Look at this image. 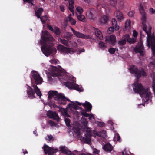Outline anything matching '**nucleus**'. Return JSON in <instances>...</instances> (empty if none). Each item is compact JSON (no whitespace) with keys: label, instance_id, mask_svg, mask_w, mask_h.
<instances>
[{"label":"nucleus","instance_id":"obj_1","mask_svg":"<svg viewBox=\"0 0 155 155\" xmlns=\"http://www.w3.org/2000/svg\"><path fill=\"white\" fill-rule=\"evenodd\" d=\"M34 73L32 75L33 78L31 79L32 83V87L33 89L30 86L28 85L27 93L28 94V97L30 99H32L35 98V93L39 97L42 95L40 89L38 88L37 85H40L43 82V79L41 77L38 73L35 71H34Z\"/></svg>","mask_w":155,"mask_h":155},{"label":"nucleus","instance_id":"obj_2","mask_svg":"<svg viewBox=\"0 0 155 155\" xmlns=\"http://www.w3.org/2000/svg\"><path fill=\"white\" fill-rule=\"evenodd\" d=\"M41 38L40 42L42 45L41 49L45 55L48 57L51 54H56L57 51L55 49L48 47V44L50 43V42L52 41L53 39V37L48 32L45 31Z\"/></svg>","mask_w":155,"mask_h":155},{"label":"nucleus","instance_id":"obj_3","mask_svg":"<svg viewBox=\"0 0 155 155\" xmlns=\"http://www.w3.org/2000/svg\"><path fill=\"white\" fill-rule=\"evenodd\" d=\"M133 90L135 93H138L141 96L144 97L146 102L150 99L151 93L149 91V88H145L140 83L135 82L133 84Z\"/></svg>","mask_w":155,"mask_h":155},{"label":"nucleus","instance_id":"obj_4","mask_svg":"<svg viewBox=\"0 0 155 155\" xmlns=\"http://www.w3.org/2000/svg\"><path fill=\"white\" fill-rule=\"evenodd\" d=\"M152 27L150 26L148 28V30L147 33V45L149 47L151 46V49L153 56H155V36L153 34L151 35V30ZM150 64L155 66V62H151Z\"/></svg>","mask_w":155,"mask_h":155},{"label":"nucleus","instance_id":"obj_5","mask_svg":"<svg viewBox=\"0 0 155 155\" xmlns=\"http://www.w3.org/2000/svg\"><path fill=\"white\" fill-rule=\"evenodd\" d=\"M130 69L131 73L135 74L137 79L141 78L142 76H147V73L143 68L140 70L138 69V68L136 66L133 65L130 67Z\"/></svg>","mask_w":155,"mask_h":155},{"label":"nucleus","instance_id":"obj_6","mask_svg":"<svg viewBox=\"0 0 155 155\" xmlns=\"http://www.w3.org/2000/svg\"><path fill=\"white\" fill-rule=\"evenodd\" d=\"M139 9L140 13L142 16L141 20L142 21V24L143 26V29L145 33L147 34V27L146 26V13L145 12L144 8L141 3L139 6Z\"/></svg>","mask_w":155,"mask_h":155},{"label":"nucleus","instance_id":"obj_7","mask_svg":"<svg viewBox=\"0 0 155 155\" xmlns=\"http://www.w3.org/2000/svg\"><path fill=\"white\" fill-rule=\"evenodd\" d=\"M48 99L49 100L51 99L54 97V99L57 100L59 98H62L63 99H65V96L62 94H59L56 91H50L48 93Z\"/></svg>","mask_w":155,"mask_h":155},{"label":"nucleus","instance_id":"obj_8","mask_svg":"<svg viewBox=\"0 0 155 155\" xmlns=\"http://www.w3.org/2000/svg\"><path fill=\"white\" fill-rule=\"evenodd\" d=\"M42 149L44 150L45 154L48 155H53L58 151L57 148H54L46 144H44Z\"/></svg>","mask_w":155,"mask_h":155},{"label":"nucleus","instance_id":"obj_9","mask_svg":"<svg viewBox=\"0 0 155 155\" xmlns=\"http://www.w3.org/2000/svg\"><path fill=\"white\" fill-rule=\"evenodd\" d=\"M57 48L60 52L66 54H71L76 51V49L74 48H67L61 44L59 45L58 46Z\"/></svg>","mask_w":155,"mask_h":155},{"label":"nucleus","instance_id":"obj_10","mask_svg":"<svg viewBox=\"0 0 155 155\" xmlns=\"http://www.w3.org/2000/svg\"><path fill=\"white\" fill-rule=\"evenodd\" d=\"M144 50L143 43L142 41L138 42L133 51L136 53H139L141 56H143V51Z\"/></svg>","mask_w":155,"mask_h":155},{"label":"nucleus","instance_id":"obj_11","mask_svg":"<svg viewBox=\"0 0 155 155\" xmlns=\"http://www.w3.org/2000/svg\"><path fill=\"white\" fill-rule=\"evenodd\" d=\"M91 135L90 133H86L84 137L81 136V140L85 143L90 144L91 142Z\"/></svg>","mask_w":155,"mask_h":155},{"label":"nucleus","instance_id":"obj_12","mask_svg":"<svg viewBox=\"0 0 155 155\" xmlns=\"http://www.w3.org/2000/svg\"><path fill=\"white\" fill-rule=\"evenodd\" d=\"M95 13V11L93 9H91L87 11L86 15L87 17L90 19L94 20L96 17Z\"/></svg>","mask_w":155,"mask_h":155},{"label":"nucleus","instance_id":"obj_13","mask_svg":"<svg viewBox=\"0 0 155 155\" xmlns=\"http://www.w3.org/2000/svg\"><path fill=\"white\" fill-rule=\"evenodd\" d=\"M64 21L65 24L66 25L67 23L69 22L72 25H75L76 23V20L74 19L73 18L71 17V15L70 14L68 16L66 17L65 18Z\"/></svg>","mask_w":155,"mask_h":155},{"label":"nucleus","instance_id":"obj_14","mask_svg":"<svg viewBox=\"0 0 155 155\" xmlns=\"http://www.w3.org/2000/svg\"><path fill=\"white\" fill-rule=\"evenodd\" d=\"M47 115L49 118H53L54 119L57 121H58L59 120V118L58 115L55 112H53L51 111H49L47 113Z\"/></svg>","mask_w":155,"mask_h":155},{"label":"nucleus","instance_id":"obj_15","mask_svg":"<svg viewBox=\"0 0 155 155\" xmlns=\"http://www.w3.org/2000/svg\"><path fill=\"white\" fill-rule=\"evenodd\" d=\"M60 150L63 153L68 155H76L73 152H71L65 146H62L60 147Z\"/></svg>","mask_w":155,"mask_h":155},{"label":"nucleus","instance_id":"obj_16","mask_svg":"<svg viewBox=\"0 0 155 155\" xmlns=\"http://www.w3.org/2000/svg\"><path fill=\"white\" fill-rule=\"evenodd\" d=\"M60 150L63 153L68 155H76L73 152H71L65 146H62L60 147Z\"/></svg>","mask_w":155,"mask_h":155},{"label":"nucleus","instance_id":"obj_17","mask_svg":"<svg viewBox=\"0 0 155 155\" xmlns=\"http://www.w3.org/2000/svg\"><path fill=\"white\" fill-rule=\"evenodd\" d=\"M74 35L80 38L85 39H91L92 38V37L89 35L84 34L77 31L75 32V33Z\"/></svg>","mask_w":155,"mask_h":155},{"label":"nucleus","instance_id":"obj_18","mask_svg":"<svg viewBox=\"0 0 155 155\" xmlns=\"http://www.w3.org/2000/svg\"><path fill=\"white\" fill-rule=\"evenodd\" d=\"M105 41L107 42H110L113 45H115L116 42V37L115 35H111L109 37L106 39Z\"/></svg>","mask_w":155,"mask_h":155},{"label":"nucleus","instance_id":"obj_19","mask_svg":"<svg viewBox=\"0 0 155 155\" xmlns=\"http://www.w3.org/2000/svg\"><path fill=\"white\" fill-rule=\"evenodd\" d=\"M114 15L119 21H121L123 20V16L122 13L119 10H116L114 12Z\"/></svg>","mask_w":155,"mask_h":155},{"label":"nucleus","instance_id":"obj_20","mask_svg":"<svg viewBox=\"0 0 155 155\" xmlns=\"http://www.w3.org/2000/svg\"><path fill=\"white\" fill-rule=\"evenodd\" d=\"M104 151L107 152H111L113 150V147L109 143L106 144L103 147Z\"/></svg>","mask_w":155,"mask_h":155},{"label":"nucleus","instance_id":"obj_21","mask_svg":"<svg viewBox=\"0 0 155 155\" xmlns=\"http://www.w3.org/2000/svg\"><path fill=\"white\" fill-rule=\"evenodd\" d=\"M82 105L86 109V111L87 112H90L92 109L91 104L89 102L86 101L85 103H83Z\"/></svg>","mask_w":155,"mask_h":155},{"label":"nucleus","instance_id":"obj_22","mask_svg":"<svg viewBox=\"0 0 155 155\" xmlns=\"http://www.w3.org/2000/svg\"><path fill=\"white\" fill-rule=\"evenodd\" d=\"M109 20V17L106 15L101 16L100 18V21L101 24H105L107 23Z\"/></svg>","mask_w":155,"mask_h":155},{"label":"nucleus","instance_id":"obj_23","mask_svg":"<svg viewBox=\"0 0 155 155\" xmlns=\"http://www.w3.org/2000/svg\"><path fill=\"white\" fill-rule=\"evenodd\" d=\"M43 9L42 8H39L37 11L35 12V15L38 18H40L42 14V13L43 12Z\"/></svg>","mask_w":155,"mask_h":155},{"label":"nucleus","instance_id":"obj_24","mask_svg":"<svg viewBox=\"0 0 155 155\" xmlns=\"http://www.w3.org/2000/svg\"><path fill=\"white\" fill-rule=\"evenodd\" d=\"M112 26L115 28V30H117L119 29V26L117 25V22L116 19L114 18L112 20Z\"/></svg>","mask_w":155,"mask_h":155},{"label":"nucleus","instance_id":"obj_25","mask_svg":"<svg viewBox=\"0 0 155 155\" xmlns=\"http://www.w3.org/2000/svg\"><path fill=\"white\" fill-rule=\"evenodd\" d=\"M57 70H56L52 73L51 74V76L54 77L61 76V71L59 70H58L57 68Z\"/></svg>","mask_w":155,"mask_h":155},{"label":"nucleus","instance_id":"obj_26","mask_svg":"<svg viewBox=\"0 0 155 155\" xmlns=\"http://www.w3.org/2000/svg\"><path fill=\"white\" fill-rule=\"evenodd\" d=\"M97 135L102 137H105L106 136V131L104 130H101L100 132L97 133Z\"/></svg>","mask_w":155,"mask_h":155},{"label":"nucleus","instance_id":"obj_27","mask_svg":"<svg viewBox=\"0 0 155 155\" xmlns=\"http://www.w3.org/2000/svg\"><path fill=\"white\" fill-rule=\"evenodd\" d=\"M95 34L96 36L100 39L101 40L103 38L102 34L100 30L97 29V30L95 31Z\"/></svg>","mask_w":155,"mask_h":155},{"label":"nucleus","instance_id":"obj_28","mask_svg":"<svg viewBox=\"0 0 155 155\" xmlns=\"http://www.w3.org/2000/svg\"><path fill=\"white\" fill-rule=\"evenodd\" d=\"M74 84L73 82H66L64 83V85L68 88L70 89H73Z\"/></svg>","mask_w":155,"mask_h":155},{"label":"nucleus","instance_id":"obj_29","mask_svg":"<svg viewBox=\"0 0 155 155\" xmlns=\"http://www.w3.org/2000/svg\"><path fill=\"white\" fill-rule=\"evenodd\" d=\"M73 89H74L79 92H82L83 91V89L81 86H79L76 84H74Z\"/></svg>","mask_w":155,"mask_h":155},{"label":"nucleus","instance_id":"obj_30","mask_svg":"<svg viewBox=\"0 0 155 155\" xmlns=\"http://www.w3.org/2000/svg\"><path fill=\"white\" fill-rule=\"evenodd\" d=\"M77 18L78 20L83 22L85 21L86 18L84 15H77Z\"/></svg>","mask_w":155,"mask_h":155},{"label":"nucleus","instance_id":"obj_31","mask_svg":"<svg viewBox=\"0 0 155 155\" xmlns=\"http://www.w3.org/2000/svg\"><path fill=\"white\" fill-rule=\"evenodd\" d=\"M131 21L129 19H128L126 21L125 23V27L126 30H129L130 28Z\"/></svg>","mask_w":155,"mask_h":155},{"label":"nucleus","instance_id":"obj_32","mask_svg":"<svg viewBox=\"0 0 155 155\" xmlns=\"http://www.w3.org/2000/svg\"><path fill=\"white\" fill-rule=\"evenodd\" d=\"M39 18L40 19L42 24H45L46 21L48 19V17L47 15H45L40 17V18Z\"/></svg>","mask_w":155,"mask_h":155},{"label":"nucleus","instance_id":"obj_33","mask_svg":"<svg viewBox=\"0 0 155 155\" xmlns=\"http://www.w3.org/2000/svg\"><path fill=\"white\" fill-rule=\"evenodd\" d=\"M53 30L54 31L53 32H54L56 35H60L61 32L60 29L58 27L55 26L54 27Z\"/></svg>","mask_w":155,"mask_h":155},{"label":"nucleus","instance_id":"obj_34","mask_svg":"<svg viewBox=\"0 0 155 155\" xmlns=\"http://www.w3.org/2000/svg\"><path fill=\"white\" fill-rule=\"evenodd\" d=\"M73 35L71 32H68L65 35L66 38L68 40L71 39Z\"/></svg>","mask_w":155,"mask_h":155},{"label":"nucleus","instance_id":"obj_35","mask_svg":"<svg viewBox=\"0 0 155 155\" xmlns=\"http://www.w3.org/2000/svg\"><path fill=\"white\" fill-rule=\"evenodd\" d=\"M68 106L69 107H71L76 110H78L81 108L80 107L78 106L76 104H72L69 103L68 104Z\"/></svg>","mask_w":155,"mask_h":155},{"label":"nucleus","instance_id":"obj_36","mask_svg":"<svg viewBox=\"0 0 155 155\" xmlns=\"http://www.w3.org/2000/svg\"><path fill=\"white\" fill-rule=\"evenodd\" d=\"M81 114L85 117H89V118H91V115L87 113L86 112V110L83 109L82 111L81 112Z\"/></svg>","mask_w":155,"mask_h":155},{"label":"nucleus","instance_id":"obj_37","mask_svg":"<svg viewBox=\"0 0 155 155\" xmlns=\"http://www.w3.org/2000/svg\"><path fill=\"white\" fill-rule=\"evenodd\" d=\"M58 41L65 45L67 46H69V45L68 41L64 39H62L61 38L59 39Z\"/></svg>","mask_w":155,"mask_h":155},{"label":"nucleus","instance_id":"obj_38","mask_svg":"<svg viewBox=\"0 0 155 155\" xmlns=\"http://www.w3.org/2000/svg\"><path fill=\"white\" fill-rule=\"evenodd\" d=\"M66 98L65 97V99H63L62 98H59V99L57 100L58 101L59 103L61 104H63L64 105H65L66 104Z\"/></svg>","mask_w":155,"mask_h":155},{"label":"nucleus","instance_id":"obj_39","mask_svg":"<svg viewBox=\"0 0 155 155\" xmlns=\"http://www.w3.org/2000/svg\"><path fill=\"white\" fill-rule=\"evenodd\" d=\"M99 44L100 48L103 50L104 49L106 48V46L105 45V43L101 41Z\"/></svg>","mask_w":155,"mask_h":155},{"label":"nucleus","instance_id":"obj_40","mask_svg":"<svg viewBox=\"0 0 155 155\" xmlns=\"http://www.w3.org/2000/svg\"><path fill=\"white\" fill-rule=\"evenodd\" d=\"M127 41L130 44H134L137 41V39L136 38H130L127 40Z\"/></svg>","mask_w":155,"mask_h":155},{"label":"nucleus","instance_id":"obj_41","mask_svg":"<svg viewBox=\"0 0 155 155\" xmlns=\"http://www.w3.org/2000/svg\"><path fill=\"white\" fill-rule=\"evenodd\" d=\"M110 4L112 6L114 7L117 3V0H109Z\"/></svg>","mask_w":155,"mask_h":155},{"label":"nucleus","instance_id":"obj_42","mask_svg":"<svg viewBox=\"0 0 155 155\" xmlns=\"http://www.w3.org/2000/svg\"><path fill=\"white\" fill-rule=\"evenodd\" d=\"M127 41L125 39H123L118 41V44L120 46L124 45L126 43Z\"/></svg>","mask_w":155,"mask_h":155},{"label":"nucleus","instance_id":"obj_43","mask_svg":"<svg viewBox=\"0 0 155 155\" xmlns=\"http://www.w3.org/2000/svg\"><path fill=\"white\" fill-rule=\"evenodd\" d=\"M70 121L71 120L69 119L68 118H65V122L67 126H70Z\"/></svg>","mask_w":155,"mask_h":155},{"label":"nucleus","instance_id":"obj_44","mask_svg":"<svg viewBox=\"0 0 155 155\" xmlns=\"http://www.w3.org/2000/svg\"><path fill=\"white\" fill-rule=\"evenodd\" d=\"M76 10L79 13L81 14L83 12V8L80 7H78L76 8Z\"/></svg>","mask_w":155,"mask_h":155},{"label":"nucleus","instance_id":"obj_45","mask_svg":"<svg viewBox=\"0 0 155 155\" xmlns=\"http://www.w3.org/2000/svg\"><path fill=\"white\" fill-rule=\"evenodd\" d=\"M135 13V12L134 10H132L130 11L128 13V15L130 17H132L133 16Z\"/></svg>","mask_w":155,"mask_h":155},{"label":"nucleus","instance_id":"obj_46","mask_svg":"<svg viewBox=\"0 0 155 155\" xmlns=\"http://www.w3.org/2000/svg\"><path fill=\"white\" fill-rule=\"evenodd\" d=\"M109 52L111 54H114L115 53V49L114 48H110L108 49Z\"/></svg>","mask_w":155,"mask_h":155},{"label":"nucleus","instance_id":"obj_47","mask_svg":"<svg viewBox=\"0 0 155 155\" xmlns=\"http://www.w3.org/2000/svg\"><path fill=\"white\" fill-rule=\"evenodd\" d=\"M48 124L50 125L51 126H54L56 125V124L53 121L50 120L48 121Z\"/></svg>","mask_w":155,"mask_h":155},{"label":"nucleus","instance_id":"obj_48","mask_svg":"<svg viewBox=\"0 0 155 155\" xmlns=\"http://www.w3.org/2000/svg\"><path fill=\"white\" fill-rule=\"evenodd\" d=\"M120 6L119 7V10L123 8L124 5V2L123 1H120L119 2Z\"/></svg>","mask_w":155,"mask_h":155},{"label":"nucleus","instance_id":"obj_49","mask_svg":"<svg viewBox=\"0 0 155 155\" xmlns=\"http://www.w3.org/2000/svg\"><path fill=\"white\" fill-rule=\"evenodd\" d=\"M130 37V36L129 34H126L124 36V39H125V40L127 41V40L129 39Z\"/></svg>","mask_w":155,"mask_h":155},{"label":"nucleus","instance_id":"obj_50","mask_svg":"<svg viewBox=\"0 0 155 155\" xmlns=\"http://www.w3.org/2000/svg\"><path fill=\"white\" fill-rule=\"evenodd\" d=\"M105 125V124L104 122H98V126L100 127H103Z\"/></svg>","mask_w":155,"mask_h":155},{"label":"nucleus","instance_id":"obj_51","mask_svg":"<svg viewBox=\"0 0 155 155\" xmlns=\"http://www.w3.org/2000/svg\"><path fill=\"white\" fill-rule=\"evenodd\" d=\"M58 111L63 114L64 112H65L66 113H67V111L66 110L63 108H59Z\"/></svg>","mask_w":155,"mask_h":155},{"label":"nucleus","instance_id":"obj_52","mask_svg":"<svg viewBox=\"0 0 155 155\" xmlns=\"http://www.w3.org/2000/svg\"><path fill=\"white\" fill-rule=\"evenodd\" d=\"M60 10L63 12H64L65 10L64 6L63 5H61L59 6Z\"/></svg>","mask_w":155,"mask_h":155},{"label":"nucleus","instance_id":"obj_53","mask_svg":"<svg viewBox=\"0 0 155 155\" xmlns=\"http://www.w3.org/2000/svg\"><path fill=\"white\" fill-rule=\"evenodd\" d=\"M137 32L135 30H134L133 34V37L134 38H136L137 36Z\"/></svg>","mask_w":155,"mask_h":155},{"label":"nucleus","instance_id":"obj_54","mask_svg":"<svg viewBox=\"0 0 155 155\" xmlns=\"http://www.w3.org/2000/svg\"><path fill=\"white\" fill-rule=\"evenodd\" d=\"M47 27L49 30L53 31L54 28H53L52 27L51 25L47 24Z\"/></svg>","mask_w":155,"mask_h":155},{"label":"nucleus","instance_id":"obj_55","mask_svg":"<svg viewBox=\"0 0 155 155\" xmlns=\"http://www.w3.org/2000/svg\"><path fill=\"white\" fill-rule=\"evenodd\" d=\"M100 151L97 149L95 148L94 149V151L93 153L95 154H97L99 153Z\"/></svg>","mask_w":155,"mask_h":155},{"label":"nucleus","instance_id":"obj_56","mask_svg":"<svg viewBox=\"0 0 155 155\" xmlns=\"http://www.w3.org/2000/svg\"><path fill=\"white\" fill-rule=\"evenodd\" d=\"M74 7V5H69V10L72 12H74L73 8Z\"/></svg>","mask_w":155,"mask_h":155},{"label":"nucleus","instance_id":"obj_57","mask_svg":"<svg viewBox=\"0 0 155 155\" xmlns=\"http://www.w3.org/2000/svg\"><path fill=\"white\" fill-rule=\"evenodd\" d=\"M24 2H26L32 4L33 5H34V4L32 3V2L33 0H23Z\"/></svg>","mask_w":155,"mask_h":155},{"label":"nucleus","instance_id":"obj_58","mask_svg":"<svg viewBox=\"0 0 155 155\" xmlns=\"http://www.w3.org/2000/svg\"><path fill=\"white\" fill-rule=\"evenodd\" d=\"M69 5H74V0H69Z\"/></svg>","mask_w":155,"mask_h":155},{"label":"nucleus","instance_id":"obj_59","mask_svg":"<svg viewBox=\"0 0 155 155\" xmlns=\"http://www.w3.org/2000/svg\"><path fill=\"white\" fill-rule=\"evenodd\" d=\"M114 29H115V28L113 26L112 27H111L109 28V30L111 31H114Z\"/></svg>","mask_w":155,"mask_h":155},{"label":"nucleus","instance_id":"obj_60","mask_svg":"<svg viewBox=\"0 0 155 155\" xmlns=\"http://www.w3.org/2000/svg\"><path fill=\"white\" fill-rule=\"evenodd\" d=\"M149 11L152 14L155 13V10L152 8H150L149 9Z\"/></svg>","mask_w":155,"mask_h":155},{"label":"nucleus","instance_id":"obj_61","mask_svg":"<svg viewBox=\"0 0 155 155\" xmlns=\"http://www.w3.org/2000/svg\"><path fill=\"white\" fill-rule=\"evenodd\" d=\"M49 140L50 141L53 139V137L51 135H48Z\"/></svg>","mask_w":155,"mask_h":155},{"label":"nucleus","instance_id":"obj_62","mask_svg":"<svg viewBox=\"0 0 155 155\" xmlns=\"http://www.w3.org/2000/svg\"><path fill=\"white\" fill-rule=\"evenodd\" d=\"M73 46L74 48H76L78 47L77 44L76 42H74L73 44Z\"/></svg>","mask_w":155,"mask_h":155},{"label":"nucleus","instance_id":"obj_63","mask_svg":"<svg viewBox=\"0 0 155 155\" xmlns=\"http://www.w3.org/2000/svg\"><path fill=\"white\" fill-rule=\"evenodd\" d=\"M23 153L24 154H26L28 153V151L26 150H23Z\"/></svg>","mask_w":155,"mask_h":155},{"label":"nucleus","instance_id":"obj_64","mask_svg":"<svg viewBox=\"0 0 155 155\" xmlns=\"http://www.w3.org/2000/svg\"><path fill=\"white\" fill-rule=\"evenodd\" d=\"M76 104L77 105H79V106H81V104L82 105V104H82L81 103H80L78 101H76Z\"/></svg>","mask_w":155,"mask_h":155}]
</instances>
